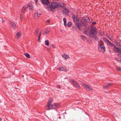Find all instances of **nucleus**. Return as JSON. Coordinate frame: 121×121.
<instances>
[{
  "label": "nucleus",
  "instance_id": "11",
  "mask_svg": "<svg viewBox=\"0 0 121 121\" xmlns=\"http://www.w3.org/2000/svg\"><path fill=\"white\" fill-rule=\"evenodd\" d=\"M112 85V83H108L106 85L103 87V88L104 89H106L109 88Z\"/></svg>",
  "mask_w": 121,
  "mask_h": 121
},
{
  "label": "nucleus",
  "instance_id": "30",
  "mask_svg": "<svg viewBox=\"0 0 121 121\" xmlns=\"http://www.w3.org/2000/svg\"><path fill=\"white\" fill-rule=\"evenodd\" d=\"M87 90H88L90 91H92V90H93L91 88L90 86H89V87H87V89H86Z\"/></svg>",
  "mask_w": 121,
  "mask_h": 121
},
{
  "label": "nucleus",
  "instance_id": "44",
  "mask_svg": "<svg viewBox=\"0 0 121 121\" xmlns=\"http://www.w3.org/2000/svg\"><path fill=\"white\" fill-rule=\"evenodd\" d=\"M2 22H4L5 21H4V20L3 19H2Z\"/></svg>",
  "mask_w": 121,
  "mask_h": 121
},
{
  "label": "nucleus",
  "instance_id": "18",
  "mask_svg": "<svg viewBox=\"0 0 121 121\" xmlns=\"http://www.w3.org/2000/svg\"><path fill=\"white\" fill-rule=\"evenodd\" d=\"M59 5L62 8H64L65 6V4L63 3H62L61 4H59Z\"/></svg>",
  "mask_w": 121,
  "mask_h": 121
},
{
  "label": "nucleus",
  "instance_id": "34",
  "mask_svg": "<svg viewBox=\"0 0 121 121\" xmlns=\"http://www.w3.org/2000/svg\"><path fill=\"white\" fill-rule=\"evenodd\" d=\"M20 17L21 20H22L23 19L22 15L21 14H20Z\"/></svg>",
  "mask_w": 121,
  "mask_h": 121
},
{
  "label": "nucleus",
  "instance_id": "29",
  "mask_svg": "<svg viewBox=\"0 0 121 121\" xmlns=\"http://www.w3.org/2000/svg\"><path fill=\"white\" fill-rule=\"evenodd\" d=\"M113 50L115 52H118L119 51L118 49L116 48H113Z\"/></svg>",
  "mask_w": 121,
  "mask_h": 121
},
{
  "label": "nucleus",
  "instance_id": "15",
  "mask_svg": "<svg viewBox=\"0 0 121 121\" xmlns=\"http://www.w3.org/2000/svg\"><path fill=\"white\" fill-rule=\"evenodd\" d=\"M26 6L24 5L21 11V13H24L26 12Z\"/></svg>",
  "mask_w": 121,
  "mask_h": 121
},
{
  "label": "nucleus",
  "instance_id": "42",
  "mask_svg": "<svg viewBox=\"0 0 121 121\" xmlns=\"http://www.w3.org/2000/svg\"><path fill=\"white\" fill-rule=\"evenodd\" d=\"M111 46H113L114 47H115V44H112V45Z\"/></svg>",
  "mask_w": 121,
  "mask_h": 121
},
{
  "label": "nucleus",
  "instance_id": "33",
  "mask_svg": "<svg viewBox=\"0 0 121 121\" xmlns=\"http://www.w3.org/2000/svg\"><path fill=\"white\" fill-rule=\"evenodd\" d=\"M50 30L49 29L45 31V32L46 34H48Z\"/></svg>",
  "mask_w": 121,
  "mask_h": 121
},
{
  "label": "nucleus",
  "instance_id": "31",
  "mask_svg": "<svg viewBox=\"0 0 121 121\" xmlns=\"http://www.w3.org/2000/svg\"><path fill=\"white\" fill-rule=\"evenodd\" d=\"M92 37L93 38H95V39L96 40H97L99 39L97 37H96L95 35L93 36Z\"/></svg>",
  "mask_w": 121,
  "mask_h": 121
},
{
  "label": "nucleus",
  "instance_id": "1",
  "mask_svg": "<svg viewBox=\"0 0 121 121\" xmlns=\"http://www.w3.org/2000/svg\"><path fill=\"white\" fill-rule=\"evenodd\" d=\"M72 18L74 21L76 22V25L79 30H80V28L83 26H87L86 23L82 21V19L81 20L80 22L79 21L77 15L73 14L72 16Z\"/></svg>",
  "mask_w": 121,
  "mask_h": 121
},
{
  "label": "nucleus",
  "instance_id": "32",
  "mask_svg": "<svg viewBox=\"0 0 121 121\" xmlns=\"http://www.w3.org/2000/svg\"><path fill=\"white\" fill-rule=\"evenodd\" d=\"M39 32V30L38 29H37V30H36V31L35 32V34L36 35Z\"/></svg>",
  "mask_w": 121,
  "mask_h": 121
},
{
  "label": "nucleus",
  "instance_id": "9",
  "mask_svg": "<svg viewBox=\"0 0 121 121\" xmlns=\"http://www.w3.org/2000/svg\"><path fill=\"white\" fill-rule=\"evenodd\" d=\"M62 57L65 60L67 59L70 58L69 55L65 53L62 55Z\"/></svg>",
  "mask_w": 121,
  "mask_h": 121
},
{
  "label": "nucleus",
  "instance_id": "20",
  "mask_svg": "<svg viewBox=\"0 0 121 121\" xmlns=\"http://www.w3.org/2000/svg\"><path fill=\"white\" fill-rule=\"evenodd\" d=\"M24 55L27 58H30V55L28 53H24Z\"/></svg>",
  "mask_w": 121,
  "mask_h": 121
},
{
  "label": "nucleus",
  "instance_id": "19",
  "mask_svg": "<svg viewBox=\"0 0 121 121\" xmlns=\"http://www.w3.org/2000/svg\"><path fill=\"white\" fill-rule=\"evenodd\" d=\"M51 109H56V105L55 104V103L53 104H52L51 105Z\"/></svg>",
  "mask_w": 121,
  "mask_h": 121
},
{
  "label": "nucleus",
  "instance_id": "49",
  "mask_svg": "<svg viewBox=\"0 0 121 121\" xmlns=\"http://www.w3.org/2000/svg\"><path fill=\"white\" fill-rule=\"evenodd\" d=\"M60 118V117H59V119Z\"/></svg>",
  "mask_w": 121,
  "mask_h": 121
},
{
  "label": "nucleus",
  "instance_id": "23",
  "mask_svg": "<svg viewBox=\"0 0 121 121\" xmlns=\"http://www.w3.org/2000/svg\"><path fill=\"white\" fill-rule=\"evenodd\" d=\"M21 32H18L16 34V35L17 36V38H18L21 35Z\"/></svg>",
  "mask_w": 121,
  "mask_h": 121
},
{
  "label": "nucleus",
  "instance_id": "4",
  "mask_svg": "<svg viewBox=\"0 0 121 121\" xmlns=\"http://www.w3.org/2000/svg\"><path fill=\"white\" fill-rule=\"evenodd\" d=\"M97 31L95 28H91L89 33V36L90 37H92L97 34Z\"/></svg>",
  "mask_w": 121,
  "mask_h": 121
},
{
  "label": "nucleus",
  "instance_id": "48",
  "mask_svg": "<svg viewBox=\"0 0 121 121\" xmlns=\"http://www.w3.org/2000/svg\"><path fill=\"white\" fill-rule=\"evenodd\" d=\"M105 92L107 93H109V92H107L106 91H105Z\"/></svg>",
  "mask_w": 121,
  "mask_h": 121
},
{
  "label": "nucleus",
  "instance_id": "14",
  "mask_svg": "<svg viewBox=\"0 0 121 121\" xmlns=\"http://www.w3.org/2000/svg\"><path fill=\"white\" fill-rule=\"evenodd\" d=\"M103 40L107 44H108L110 45H112V44L110 42V41L108 40H107V39L106 38H104L103 39Z\"/></svg>",
  "mask_w": 121,
  "mask_h": 121
},
{
  "label": "nucleus",
  "instance_id": "13",
  "mask_svg": "<svg viewBox=\"0 0 121 121\" xmlns=\"http://www.w3.org/2000/svg\"><path fill=\"white\" fill-rule=\"evenodd\" d=\"M56 69L59 70L60 71H66V69L65 68L62 67H60L57 68Z\"/></svg>",
  "mask_w": 121,
  "mask_h": 121
},
{
  "label": "nucleus",
  "instance_id": "10",
  "mask_svg": "<svg viewBox=\"0 0 121 121\" xmlns=\"http://www.w3.org/2000/svg\"><path fill=\"white\" fill-rule=\"evenodd\" d=\"M28 6L30 8V10H33L34 9V7L31 2H29L28 4Z\"/></svg>",
  "mask_w": 121,
  "mask_h": 121
},
{
  "label": "nucleus",
  "instance_id": "26",
  "mask_svg": "<svg viewBox=\"0 0 121 121\" xmlns=\"http://www.w3.org/2000/svg\"><path fill=\"white\" fill-rule=\"evenodd\" d=\"M45 44L46 45L48 46H49V42L48 40H46L45 41Z\"/></svg>",
  "mask_w": 121,
  "mask_h": 121
},
{
  "label": "nucleus",
  "instance_id": "43",
  "mask_svg": "<svg viewBox=\"0 0 121 121\" xmlns=\"http://www.w3.org/2000/svg\"><path fill=\"white\" fill-rule=\"evenodd\" d=\"M47 50L48 51H49L50 50V48H47Z\"/></svg>",
  "mask_w": 121,
  "mask_h": 121
},
{
  "label": "nucleus",
  "instance_id": "3",
  "mask_svg": "<svg viewBox=\"0 0 121 121\" xmlns=\"http://www.w3.org/2000/svg\"><path fill=\"white\" fill-rule=\"evenodd\" d=\"M59 5L57 3L52 2L51 3L50 5H49V8L51 11H53Z\"/></svg>",
  "mask_w": 121,
  "mask_h": 121
},
{
  "label": "nucleus",
  "instance_id": "21",
  "mask_svg": "<svg viewBox=\"0 0 121 121\" xmlns=\"http://www.w3.org/2000/svg\"><path fill=\"white\" fill-rule=\"evenodd\" d=\"M80 36L82 39L84 41H85L86 39V37L84 36L81 35Z\"/></svg>",
  "mask_w": 121,
  "mask_h": 121
},
{
  "label": "nucleus",
  "instance_id": "40",
  "mask_svg": "<svg viewBox=\"0 0 121 121\" xmlns=\"http://www.w3.org/2000/svg\"><path fill=\"white\" fill-rule=\"evenodd\" d=\"M52 47L54 48H55V45L54 44H52Z\"/></svg>",
  "mask_w": 121,
  "mask_h": 121
},
{
  "label": "nucleus",
  "instance_id": "12",
  "mask_svg": "<svg viewBox=\"0 0 121 121\" xmlns=\"http://www.w3.org/2000/svg\"><path fill=\"white\" fill-rule=\"evenodd\" d=\"M42 2L43 4L46 5L50 3L48 0H43Z\"/></svg>",
  "mask_w": 121,
  "mask_h": 121
},
{
  "label": "nucleus",
  "instance_id": "45",
  "mask_svg": "<svg viewBox=\"0 0 121 121\" xmlns=\"http://www.w3.org/2000/svg\"><path fill=\"white\" fill-rule=\"evenodd\" d=\"M50 20H48L47 21V22H48V23H49L50 22Z\"/></svg>",
  "mask_w": 121,
  "mask_h": 121
},
{
  "label": "nucleus",
  "instance_id": "41",
  "mask_svg": "<svg viewBox=\"0 0 121 121\" xmlns=\"http://www.w3.org/2000/svg\"><path fill=\"white\" fill-rule=\"evenodd\" d=\"M53 98H50L49 100H50L52 101V100L53 99Z\"/></svg>",
  "mask_w": 121,
  "mask_h": 121
},
{
  "label": "nucleus",
  "instance_id": "25",
  "mask_svg": "<svg viewBox=\"0 0 121 121\" xmlns=\"http://www.w3.org/2000/svg\"><path fill=\"white\" fill-rule=\"evenodd\" d=\"M63 21L64 22V24L65 26L66 25V18H63Z\"/></svg>",
  "mask_w": 121,
  "mask_h": 121
},
{
  "label": "nucleus",
  "instance_id": "5",
  "mask_svg": "<svg viewBox=\"0 0 121 121\" xmlns=\"http://www.w3.org/2000/svg\"><path fill=\"white\" fill-rule=\"evenodd\" d=\"M42 14V12L40 9L36 11L34 15L35 18L36 19L38 17H39Z\"/></svg>",
  "mask_w": 121,
  "mask_h": 121
},
{
  "label": "nucleus",
  "instance_id": "7",
  "mask_svg": "<svg viewBox=\"0 0 121 121\" xmlns=\"http://www.w3.org/2000/svg\"><path fill=\"white\" fill-rule=\"evenodd\" d=\"M86 18L87 19H86V18L84 17H82V21L85 22H92V19L91 18L89 17L88 18L86 17Z\"/></svg>",
  "mask_w": 121,
  "mask_h": 121
},
{
  "label": "nucleus",
  "instance_id": "17",
  "mask_svg": "<svg viewBox=\"0 0 121 121\" xmlns=\"http://www.w3.org/2000/svg\"><path fill=\"white\" fill-rule=\"evenodd\" d=\"M10 22L12 27L13 28H15L16 26V24L14 22L12 21L11 22Z\"/></svg>",
  "mask_w": 121,
  "mask_h": 121
},
{
  "label": "nucleus",
  "instance_id": "24",
  "mask_svg": "<svg viewBox=\"0 0 121 121\" xmlns=\"http://www.w3.org/2000/svg\"><path fill=\"white\" fill-rule=\"evenodd\" d=\"M55 104L56 105V108H58L60 106V103H55Z\"/></svg>",
  "mask_w": 121,
  "mask_h": 121
},
{
  "label": "nucleus",
  "instance_id": "22",
  "mask_svg": "<svg viewBox=\"0 0 121 121\" xmlns=\"http://www.w3.org/2000/svg\"><path fill=\"white\" fill-rule=\"evenodd\" d=\"M41 34V33L40 32L39 33V35L38 36V39L37 40V41L39 42H40V37Z\"/></svg>",
  "mask_w": 121,
  "mask_h": 121
},
{
  "label": "nucleus",
  "instance_id": "37",
  "mask_svg": "<svg viewBox=\"0 0 121 121\" xmlns=\"http://www.w3.org/2000/svg\"><path fill=\"white\" fill-rule=\"evenodd\" d=\"M47 106L48 107V108H47V110H50V109H51V108H50V106Z\"/></svg>",
  "mask_w": 121,
  "mask_h": 121
},
{
  "label": "nucleus",
  "instance_id": "36",
  "mask_svg": "<svg viewBox=\"0 0 121 121\" xmlns=\"http://www.w3.org/2000/svg\"><path fill=\"white\" fill-rule=\"evenodd\" d=\"M35 0V3H36V5H37V4H38V0Z\"/></svg>",
  "mask_w": 121,
  "mask_h": 121
},
{
  "label": "nucleus",
  "instance_id": "39",
  "mask_svg": "<svg viewBox=\"0 0 121 121\" xmlns=\"http://www.w3.org/2000/svg\"><path fill=\"white\" fill-rule=\"evenodd\" d=\"M56 87L57 88H60V85H58L57 86H56Z\"/></svg>",
  "mask_w": 121,
  "mask_h": 121
},
{
  "label": "nucleus",
  "instance_id": "47",
  "mask_svg": "<svg viewBox=\"0 0 121 121\" xmlns=\"http://www.w3.org/2000/svg\"><path fill=\"white\" fill-rule=\"evenodd\" d=\"M1 120H2V119L1 118H0V121H1Z\"/></svg>",
  "mask_w": 121,
  "mask_h": 121
},
{
  "label": "nucleus",
  "instance_id": "35",
  "mask_svg": "<svg viewBox=\"0 0 121 121\" xmlns=\"http://www.w3.org/2000/svg\"><path fill=\"white\" fill-rule=\"evenodd\" d=\"M121 69L120 67H117V70L118 71H120L121 70Z\"/></svg>",
  "mask_w": 121,
  "mask_h": 121
},
{
  "label": "nucleus",
  "instance_id": "46",
  "mask_svg": "<svg viewBox=\"0 0 121 121\" xmlns=\"http://www.w3.org/2000/svg\"><path fill=\"white\" fill-rule=\"evenodd\" d=\"M108 39H109L110 40H112L111 39H110V38H109V37H108Z\"/></svg>",
  "mask_w": 121,
  "mask_h": 121
},
{
  "label": "nucleus",
  "instance_id": "27",
  "mask_svg": "<svg viewBox=\"0 0 121 121\" xmlns=\"http://www.w3.org/2000/svg\"><path fill=\"white\" fill-rule=\"evenodd\" d=\"M72 25V23L70 22H68L66 26H67L68 27H70Z\"/></svg>",
  "mask_w": 121,
  "mask_h": 121
},
{
  "label": "nucleus",
  "instance_id": "38",
  "mask_svg": "<svg viewBox=\"0 0 121 121\" xmlns=\"http://www.w3.org/2000/svg\"><path fill=\"white\" fill-rule=\"evenodd\" d=\"M92 24L93 25H95L96 24V22H92Z\"/></svg>",
  "mask_w": 121,
  "mask_h": 121
},
{
  "label": "nucleus",
  "instance_id": "16",
  "mask_svg": "<svg viewBox=\"0 0 121 121\" xmlns=\"http://www.w3.org/2000/svg\"><path fill=\"white\" fill-rule=\"evenodd\" d=\"M81 85L83 87L86 89H87L88 87H89V85L84 83H82Z\"/></svg>",
  "mask_w": 121,
  "mask_h": 121
},
{
  "label": "nucleus",
  "instance_id": "28",
  "mask_svg": "<svg viewBox=\"0 0 121 121\" xmlns=\"http://www.w3.org/2000/svg\"><path fill=\"white\" fill-rule=\"evenodd\" d=\"M51 102L52 101L50 100H49L48 101V104L47 105V106H50L51 103Z\"/></svg>",
  "mask_w": 121,
  "mask_h": 121
},
{
  "label": "nucleus",
  "instance_id": "2",
  "mask_svg": "<svg viewBox=\"0 0 121 121\" xmlns=\"http://www.w3.org/2000/svg\"><path fill=\"white\" fill-rule=\"evenodd\" d=\"M98 49L99 50L101 51V50H103V52L105 51V47L104 45L103 42L101 40L99 41L98 43Z\"/></svg>",
  "mask_w": 121,
  "mask_h": 121
},
{
  "label": "nucleus",
  "instance_id": "8",
  "mask_svg": "<svg viewBox=\"0 0 121 121\" xmlns=\"http://www.w3.org/2000/svg\"><path fill=\"white\" fill-rule=\"evenodd\" d=\"M69 10L65 7L63 10L62 13L63 14L68 15L69 14Z\"/></svg>",
  "mask_w": 121,
  "mask_h": 121
},
{
  "label": "nucleus",
  "instance_id": "6",
  "mask_svg": "<svg viewBox=\"0 0 121 121\" xmlns=\"http://www.w3.org/2000/svg\"><path fill=\"white\" fill-rule=\"evenodd\" d=\"M70 80L75 86L79 89H80V87L79 84L76 81L71 78H70Z\"/></svg>",
  "mask_w": 121,
  "mask_h": 121
}]
</instances>
